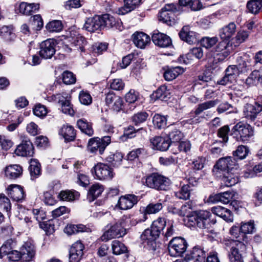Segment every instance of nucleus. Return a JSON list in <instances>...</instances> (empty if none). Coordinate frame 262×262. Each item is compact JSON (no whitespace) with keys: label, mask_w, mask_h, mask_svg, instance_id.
<instances>
[{"label":"nucleus","mask_w":262,"mask_h":262,"mask_svg":"<svg viewBox=\"0 0 262 262\" xmlns=\"http://www.w3.org/2000/svg\"><path fill=\"white\" fill-rule=\"evenodd\" d=\"M233 134L237 141L248 142L254 136V128L247 123L239 122L233 128Z\"/></svg>","instance_id":"1"},{"label":"nucleus","mask_w":262,"mask_h":262,"mask_svg":"<svg viewBox=\"0 0 262 262\" xmlns=\"http://www.w3.org/2000/svg\"><path fill=\"white\" fill-rule=\"evenodd\" d=\"M180 10L178 4H166L159 13V19L160 21L169 26H172L176 23L174 13Z\"/></svg>","instance_id":"2"},{"label":"nucleus","mask_w":262,"mask_h":262,"mask_svg":"<svg viewBox=\"0 0 262 262\" xmlns=\"http://www.w3.org/2000/svg\"><path fill=\"white\" fill-rule=\"evenodd\" d=\"M211 213L206 210L193 212L190 217L189 222H191V226H196L202 229L207 228L211 222Z\"/></svg>","instance_id":"3"},{"label":"nucleus","mask_w":262,"mask_h":262,"mask_svg":"<svg viewBox=\"0 0 262 262\" xmlns=\"http://www.w3.org/2000/svg\"><path fill=\"white\" fill-rule=\"evenodd\" d=\"M145 183L148 187L166 190L168 188L170 182L168 178L157 173H152L146 177Z\"/></svg>","instance_id":"4"},{"label":"nucleus","mask_w":262,"mask_h":262,"mask_svg":"<svg viewBox=\"0 0 262 262\" xmlns=\"http://www.w3.org/2000/svg\"><path fill=\"white\" fill-rule=\"evenodd\" d=\"M168 251L172 256H182L186 251L187 243L186 240L180 237L173 238L168 244Z\"/></svg>","instance_id":"5"},{"label":"nucleus","mask_w":262,"mask_h":262,"mask_svg":"<svg viewBox=\"0 0 262 262\" xmlns=\"http://www.w3.org/2000/svg\"><path fill=\"white\" fill-rule=\"evenodd\" d=\"M126 234V229L124 228L122 222H119L111 225L101 236L102 241H108L112 238L122 237Z\"/></svg>","instance_id":"6"},{"label":"nucleus","mask_w":262,"mask_h":262,"mask_svg":"<svg viewBox=\"0 0 262 262\" xmlns=\"http://www.w3.org/2000/svg\"><path fill=\"white\" fill-rule=\"evenodd\" d=\"M92 172H94L97 179L100 180H110L114 175L112 168L102 163H99L95 165Z\"/></svg>","instance_id":"7"},{"label":"nucleus","mask_w":262,"mask_h":262,"mask_svg":"<svg viewBox=\"0 0 262 262\" xmlns=\"http://www.w3.org/2000/svg\"><path fill=\"white\" fill-rule=\"evenodd\" d=\"M110 143L111 137L109 136H104L102 139L92 138L89 141L88 148L92 152L98 151L99 154L101 155Z\"/></svg>","instance_id":"8"},{"label":"nucleus","mask_w":262,"mask_h":262,"mask_svg":"<svg viewBox=\"0 0 262 262\" xmlns=\"http://www.w3.org/2000/svg\"><path fill=\"white\" fill-rule=\"evenodd\" d=\"M231 248L229 254L230 262H244L242 254L239 250H244L246 245L239 240L233 241L231 242Z\"/></svg>","instance_id":"9"},{"label":"nucleus","mask_w":262,"mask_h":262,"mask_svg":"<svg viewBox=\"0 0 262 262\" xmlns=\"http://www.w3.org/2000/svg\"><path fill=\"white\" fill-rule=\"evenodd\" d=\"M239 69L235 65H230L225 71V75L219 81V84L225 85L236 81L237 76L239 74Z\"/></svg>","instance_id":"10"},{"label":"nucleus","mask_w":262,"mask_h":262,"mask_svg":"<svg viewBox=\"0 0 262 262\" xmlns=\"http://www.w3.org/2000/svg\"><path fill=\"white\" fill-rule=\"evenodd\" d=\"M236 166V161L234 158L231 157L220 158L214 166V171L217 172L230 171L232 170Z\"/></svg>","instance_id":"11"},{"label":"nucleus","mask_w":262,"mask_h":262,"mask_svg":"<svg viewBox=\"0 0 262 262\" xmlns=\"http://www.w3.org/2000/svg\"><path fill=\"white\" fill-rule=\"evenodd\" d=\"M55 42L53 39H49L40 45V56L44 59H50L55 53Z\"/></svg>","instance_id":"12"},{"label":"nucleus","mask_w":262,"mask_h":262,"mask_svg":"<svg viewBox=\"0 0 262 262\" xmlns=\"http://www.w3.org/2000/svg\"><path fill=\"white\" fill-rule=\"evenodd\" d=\"M159 234L150 227L144 230L141 235L142 241L145 245L148 246L152 250L155 249L156 240L159 237Z\"/></svg>","instance_id":"13"},{"label":"nucleus","mask_w":262,"mask_h":262,"mask_svg":"<svg viewBox=\"0 0 262 262\" xmlns=\"http://www.w3.org/2000/svg\"><path fill=\"white\" fill-rule=\"evenodd\" d=\"M68 41L70 42L71 46L74 48V50L84 51V47L86 44L85 38L76 32L71 33L70 36L67 37Z\"/></svg>","instance_id":"14"},{"label":"nucleus","mask_w":262,"mask_h":262,"mask_svg":"<svg viewBox=\"0 0 262 262\" xmlns=\"http://www.w3.org/2000/svg\"><path fill=\"white\" fill-rule=\"evenodd\" d=\"M232 50V45H230L226 40L220 42L215 48V52L219 56L218 59L221 61H223L226 59L230 55Z\"/></svg>","instance_id":"15"},{"label":"nucleus","mask_w":262,"mask_h":262,"mask_svg":"<svg viewBox=\"0 0 262 262\" xmlns=\"http://www.w3.org/2000/svg\"><path fill=\"white\" fill-rule=\"evenodd\" d=\"M84 246L81 242L74 243L70 250L69 259L70 262H79L83 255Z\"/></svg>","instance_id":"16"},{"label":"nucleus","mask_w":262,"mask_h":262,"mask_svg":"<svg viewBox=\"0 0 262 262\" xmlns=\"http://www.w3.org/2000/svg\"><path fill=\"white\" fill-rule=\"evenodd\" d=\"M138 201V196L134 194H127L121 196L117 203L120 209L127 210L132 208Z\"/></svg>","instance_id":"17"},{"label":"nucleus","mask_w":262,"mask_h":262,"mask_svg":"<svg viewBox=\"0 0 262 262\" xmlns=\"http://www.w3.org/2000/svg\"><path fill=\"white\" fill-rule=\"evenodd\" d=\"M261 111H262V105L257 102H255L253 104H247L244 107L243 113L245 118L253 121L257 115Z\"/></svg>","instance_id":"18"},{"label":"nucleus","mask_w":262,"mask_h":262,"mask_svg":"<svg viewBox=\"0 0 262 262\" xmlns=\"http://www.w3.org/2000/svg\"><path fill=\"white\" fill-rule=\"evenodd\" d=\"M152 40L156 45L161 48H166L171 45L170 38L164 33L155 31L152 35Z\"/></svg>","instance_id":"19"},{"label":"nucleus","mask_w":262,"mask_h":262,"mask_svg":"<svg viewBox=\"0 0 262 262\" xmlns=\"http://www.w3.org/2000/svg\"><path fill=\"white\" fill-rule=\"evenodd\" d=\"M101 15H95L87 18L83 28L85 30L93 32L102 28Z\"/></svg>","instance_id":"20"},{"label":"nucleus","mask_w":262,"mask_h":262,"mask_svg":"<svg viewBox=\"0 0 262 262\" xmlns=\"http://www.w3.org/2000/svg\"><path fill=\"white\" fill-rule=\"evenodd\" d=\"M179 36L182 40L190 45L195 43L198 41L195 32L190 30L188 26L183 27L179 33Z\"/></svg>","instance_id":"21"},{"label":"nucleus","mask_w":262,"mask_h":262,"mask_svg":"<svg viewBox=\"0 0 262 262\" xmlns=\"http://www.w3.org/2000/svg\"><path fill=\"white\" fill-rule=\"evenodd\" d=\"M206 257L205 251L199 246L193 247L189 253L187 254V258L193 260L194 262H205Z\"/></svg>","instance_id":"22"},{"label":"nucleus","mask_w":262,"mask_h":262,"mask_svg":"<svg viewBox=\"0 0 262 262\" xmlns=\"http://www.w3.org/2000/svg\"><path fill=\"white\" fill-rule=\"evenodd\" d=\"M15 152L19 156H32L34 154L33 145L30 141H26L17 146Z\"/></svg>","instance_id":"23"},{"label":"nucleus","mask_w":262,"mask_h":262,"mask_svg":"<svg viewBox=\"0 0 262 262\" xmlns=\"http://www.w3.org/2000/svg\"><path fill=\"white\" fill-rule=\"evenodd\" d=\"M133 40L135 46L140 49H144L150 42V38L143 32H136L133 35Z\"/></svg>","instance_id":"24"},{"label":"nucleus","mask_w":262,"mask_h":262,"mask_svg":"<svg viewBox=\"0 0 262 262\" xmlns=\"http://www.w3.org/2000/svg\"><path fill=\"white\" fill-rule=\"evenodd\" d=\"M39 8V5L37 3H28L21 2L19 4L17 11L25 15H31L36 13Z\"/></svg>","instance_id":"25"},{"label":"nucleus","mask_w":262,"mask_h":262,"mask_svg":"<svg viewBox=\"0 0 262 262\" xmlns=\"http://www.w3.org/2000/svg\"><path fill=\"white\" fill-rule=\"evenodd\" d=\"M211 211L227 222H232L233 221V216L231 211L226 208L217 206L212 207Z\"/></svg>","instance_id":"26"},{"label":"nucleus","mask_w":262,"mask_h":262,"mask_svg":"<svg viewBox=\"0 0 262 262\" xmlns=\"http://www.w3.org/2000/svg\"><path fill=\"white\" fill-rule=\"evenodd\" d=\"M168 132V136L169 141L173 143H171V146L172 150L174 149V144L179 143L183 138V133L178 128L173 126H168L167 128Z\"/></svg>","instance_id":"27"},{"label":"nucleus","mask_w":262,"mask_h":262,"mask_svg":"<svg viewBox=\"0 0 262 262\" xmlns=\"http://www.w3.org/2000/svg\"><path fill=\"white\" fill-rule=\"evenodd\" d=\"M150 142L153 148L161 151L166 150L170 146L169 140L160 136L153 138L150 140Z\"/></svg>","instance_id":"28"},{"label":"nucleus","mask_w":262,"mask_h":262,"mask_svg":"<svg viewBox=\"0 0 262 262\" xmlns=\"http://www.w3.org/2000/svg\"><path fill=\"white\" fill-rule=\"evenodd\" d=\"M9 196L15 201H20L24 198V191L23 188L17 185L9 186L7 188Z\"/></svg>","instance_id":"29"},{"label":"nucleus","mask_w":262,"mask_h":262,"mask_svg":"<svg viewBox=\"0 0 262 262\" xmlns=\"http://www.w3.org/2000/svg\"><path fill=\"white\" fill-rule=\"evenodd\" d=\"M35 251L34 247L29 243H26L21 249V258L26 262H29L32 260L35 255Z\"/></svg>","instance_id":"30"},{"label":"nucleus","mask_w":262,"mask_h":262,"mask_svg":"<svg viewBox=\"0 0 262 262\" xmlns=\"http://www.w3.org/2000/svg\"><path fill=\"white\" fill-rule=\"evenodd\" d=\"M237 67L240 72H245L251 70L252 59L248 55L238 56L236 58Z\"/></svg>","instance_id":"31"},{"label":"nucleus","mask_w":262,"mask_h":262,"mask_svg":"<svg viewBox=\"0 0 262 262\" xmlns=\"http://www.w3.org/2000/svg\"><path fill=\"white\" fill-rule=\"evenodd\" d=\"M59 134L67 142L73 141L76 137V132L73 127L68 125H64L61 127Z\"/></svg>","instance_id":"32"},{"label":"nucleus","mask_w":262,"mask_h":262,"mask_svg":"<svg viewBox=\"0 0 262 262\" xmlns=\"http://www.w3.org/2000/svg\"><path fill=\"white\" fill-rule=\"evenodd\" d=\"M23 173V169L18 165H10L6 167L5 174L6 177L11 179L19 177Z\"/></svg>","instance_id":"33"},{"label":"nucleus","mask_w":262,"mask_h":262,"mask_svg":"<svg viewBox=\"0 0 262 262\" xmlns=\"http://www.w3.org/2000/svg\"><path fill=\"white\" fill-rule=\"evenodd\" d=\"M163 208L161 203H150L146 207L142 208L143 219L140 221H145L147 219V214H155L160 211Z\"/></svg>","instance_id":"34"},{"label":"nucleus","mask_w":262,"mask_h":262,"mask_svg":"<svg viewBox=\"0 0 262 262\" xmlns=\"http://www.w3.org/2000/svg\"><path fill=\"white\" fill-rule=\"evenodd\" d=\"M184 72V69L178 66L171 68H168L164 73L163 76L167 81H171L174 79L179 75Z\"/></svg>","instance_id":"35"},{"label":"nucleus","mask_w":262,"mask_h":262,"mask_svg":"<svg viewBox=\"0 0 262 262\" xmlns=\"http://www.w3.org/2000/svg\"><path fill=\"white\" fill-rule=\"evenodd\" d=\"M101 20H102V26L103 27L107 28H118V26L119 25V21L118 19H116L114 16L108 14H105L102 15H101Z\"/></svg>","instance_id":"36"},{"label":"nucleus","mask_w":262,"mask_h":262,"mask_svg":"<svg viewBox=\"0 0 262 262\" xmlns=\"http://www.w3.org/2000/svg\"><path fill=\"white\" fill-rule=\"evenodd\" d=\"M239 181L237 176L230 171H227L222 178V184L227 187H231Z\"/></svg>","instance_id":"37"},{"label":"nucleus","mask_w":262,"mask_h":262,"mask_svg":"<svg viewBox=\"0 0 262 262\" xmlns=\"http://www.w3.org/2000/svg\"><path fill=\"white\" fill-rule=\"evenodd\" d=\"M77 125L81 131L89 136H92L94 134V130L92 123L89 122L84 119H80L77 120Z\"/></svg>","instance_id":"38"},{"label":"nucleus","mask_w":262,"mask_h":262,"mask_svg":"<svg viewBox=\"0 0 262 262\" xmlns=\"http://www.w3.org/2000/svg\"><path fill=\"white\" fill-rule=\"evenodd\" d=\"M236 31V25L234 23H230L227 26L223 28L220 32V35L223 40H227Z\"/></svg>","instance_id":"39"},{"label":"nucleus","mask_w":262,"mask_h":262,"mask_svg":"<svg viewBox=\"0 0 262 262\" xmlns=\"http://www.w3.org/2000/svg\"><path fill=\"white\" fill-rule=\"evenodd\" d=\"M193 180L192 178H189V184L187 185H184L179 191L175 192V196L180 199H189L190 195V189L189 185L191 184V181Z\"/></svg>","instance_id":"40"},{"label":"nucleus","mask_w":262,"mask_h":262,"mask_svg":"<svg viewBox=\"0 0 262 262\" xmlns=\"http://www.w3.org/2000/svg\"><path fill=\"white\" fill-rule=\"evenodd\" d=\"M29 170L31 179H36L41 173L40 165L35 159H31L30 162Z\"/></svg>","instance_id":"41"},{"label":"nucleus","mask_w":262,"mask_h":262,"mask_svg":"<svg viewBox=\"0 0 262 262\" xmlns=\"http://www.w3.org/2000/svg\"><path fill=\"white\" fill-rule=\"evenodd\" d=\"M58 196L62 201H73L79 198V193L76 191H73L67 190L61 191Z\"/></svg>","instance_id":"42"},{"label":"nucleus","mask_w":262,"mask_h":262,"mask_svg":"<svg viewBox=\"0 0 262 262\" xmlns=\"http://www.w3.org/2000/svg\"><path fill=\"white\" fill-rule=\"evenodd\" d=\"M14 246L15 243L12 239L6 241L0 248V258L4 255H7L8 257L9 253L13 250Z\"/></svg>","instance_id":"43"},{"label":"nucleus","mask_w":262,"mask_h":262,"mask_svg":"<svg viewBox=\"0 0 262 262\" xmlns=\"http://www.w3.org/2000/svg\"><path fill=\"white\" fill-rule=\"evenodd\" d=\"M249 12L256 14L262 9V0H250L247 4Z\"/></svg>","instance_id":"44"},{"label":"nucleus","mask_w":262,"mask_h":262,"mask_svg":"<svg viewBox=\"0 0 262 262\" xmlns=\"http://www.w3.org/2000/svg\"><path fill=\"white\" fill-rule=\"evenodd\" d=\"M103 191L102 185L99 184H95L91 186L89 192L88 196L91 198V201H94L98 197Z\"/></svg>","instance_id":"45"},{"label":"nucleus","mask_w":262,"mask_h":262,"mask_svg":"<svg viewBox=\"0 0 262 262\" xmlns=\"http://www.w3.org/2000/svg\"><path fill=\"white\" fill-rule=\"evenodd\" d=\"M153 97L156 99L166 101L169 98V93L167 90L166 87L162 85L153 94Z\"/></svg>","instance_id":"46"},{"label":"nucleus","mask_w":262,"mask_h":262,"mask_svg":"<svg viewBox=\"0 0 262 262\" xmlns=\"http://www.w3.org/2000/svg\"><path fill=\"white\" fill-rule=\"evenodd\" d=\"M256 231V228L254 225V222L253 221H250L248 222L241 223L240 226V231L244 236L246 234H252Z\"/></svg>","instance_id":"47"},{"label":"nucleus","mask_w":262,"mask_h":262,"mask_svg":"<svg viewBox=\"0 0 262 262\" xmlns=\"http://www.w3.org/2000/svg\"><path fill=\"white\" fill-rule=\"evenodd\" d=\"M112 249L113 253L115 255H120L126 253L127 251L124 244L117 240L112 242Z\"/></svg>","instance_id":"48"},{"label":"nucleus","mask_w":262,"mask_h":262,"mask_svg":"<svg viewBox=\"0 0 262 262\" xmlns=\"http://www.w3.org/2000/svg\"><path fill=\"white\" fill-rule=\"evenodd\" d=\"M217 103V100H210L204 103L199 104L196 108L194 113L195 115H198L202 113L205 110L210 109L214 106H215Z\"/></svg>","instance_id":"49"},{"label":"nucleus","mask_w":262,"mask_h":262,"mask_svg":"<svg viewBox=\"0 0 262 262\" xmlns=\"http://www.w3.org/2000/svg\"><path fill=\"white\" fill-rule=\"evenodd\" d=\"M166 224V221L165 219L160 217L153 222L151 227L160 235L161 231L165 228Z\"/></svg>","instance_id":"50"},{"label":"nucleus","mask_w":262,"mask_h":262,"mask_svg":"<svg viewBox=\"0 0 262 262\" xmlns=\"http://www.w3.org/2000/svg\"><path fill=\"white\" fill-rule=\"evenodd\" d=\"M123 156L120 152L111 153L106 158V161L114 166L119 165L122 161Z\"/></svg>","instance_id":"51"},{"label":"nucleus","mask_w":262,"mask_h":262,"mask_svg":"<svg viewBox=\"0 0 262 262\" xmlns=\"http://www.w3.org/2000/svg\"><path fill=\"white\" fill-rule=\"evenodd\" d=\"M152 122L156 128L161 129L166 126L167 119L165 116L160 114H155L152 119Z\"/></svg>","instance_id":"52"},{"label":"nucleus","mask_w":262,"mask_h":262,"mask_svg":"<svg viewBox=\"0 0 262 262\" xmlns=\"http://www.w3.org/2000/svg\"><path fill=\"white\" fill-rule=\"evenodd\" d=\"M46 29L50 32H57L62 29V25L60 21L55 20L48 23Z\"/></svg>","instance_id":"53"},{"label":"nucleus","mask_w":262,"mask_h":262,"mask_svg":"<svg viewBox=\"0 0 262 262\" xmlns=\"http://www.w3.org/2000/svg\"><path fill=\"white\" fill-rule=\"evenodd\" d=\"M39 227L49 234H51L55 231L54 223L53 220L40 222Z\"/></svg>","instance_id":"54"},{"label":"nucleus","mask_w":262,"mask_h":262,"mask_svg":"<svg viewBox=\"0 0 262 262\" xmlns=\"http://www.w3.org/2000/svg\"><path fill=\"white\" fill-rule=\"evenodd\" d=\"M217 41L218 38L217 37H205L201 39V44L205 48L209 49L215 45Z\"/></svg>","instance_id":"55"},{"label":"nucleus","mask_w":262,"mask_h":262,"mask_svg":"<svg viewBox=\"0 0 262 262\" xmlns=\"http://www.w3.org/2000/svg\"><path fill=\"white\" fill-rule=\"evenodd\" d=\"M0 35L7 40H11L14 34L11 27L4 26L0 28Z\"/></svg>","instance_id":"56"},{"label":"nucleus","mask_w":262,"mask_h":262,"mask_svg":"<svg viewBox=\"0 0 262 262\" xmlns=\"http://www.w3.org/2000/svg\"><path fill=\"white\" fill-rule=\"evenodd\" d=\"M79 100L81 104L85 105L90 104L92 102V98L90 94L83 91L79 93Z\"/></svg>","instance_id":"57"},{"label":"nucleus","mask_w":262,"mask_h":262,"mask_svg":"<svg viewBox=\"0 0 262 262\" xmlns=\"http://www.w3.org/2000/svg\"><path fill=\"white\" fill-rule=\"evenodd\" d=\"M11 203L9 199L4 194H0V208L9 212L11 209Z\"/></svg>","instance_id":"58"},{"label":"nucleus","mask_w":262,"mask_h":262,"mask_svg":"<svg viewBox=\"0 0 262 262\" xmlns=\"http://www.w3.org/2000/svg\"><path fill=\"white\" fill-rule=\"evenodd\" d=\"M13 145V142L4 136L0 135V147L4 150H9Z\"/></svg>","instance_id":"59"},{"label":"nucleus","mask_w":262,"mask_h":262,"mask_svg":"<svg viewBox=\"0 0 262 262\" xmlns=\"http://www.w3.org/2000/svg\"><path fill=\"white\" fill-rule=\"evenodd\" d=\"M62 80L66 84H71L76 81V78L73 73L66 71L62 73Z\"/></svg>","instance_id":"60"},{"label":"nucleus","mask_w":262,"mask_h":262,"mask_svg":"<svg viewBox=\"0 0 262 262\" xmlns=\"http://www.w3.org/2000/svg\"><path fill=\"white\" fill-rule=\"evenodd\" d=\"M232 194L230 191H225L216 195L217 200L227 204L230 202L232 198Z\"/></svg>","instance_id":"61"},{"label":"nucleus","mask_w":262,"mask_h":262,"mask_svg":"<svg viewBox=\"0 0 262 262\" xmlns=\"http://www.w3.org/2000/svg\"><path fill=\"white\" fill-rule=\"evenodd\" d=\"M145 153V150L143 148H138L132 150L127 155L128 160H134L138 158L140 156Z\"/></svg>","instance_id":"62"},{"label":"nucleus","mask_w":262,"mask_h":262,"mask_svg":"<svg viewBox=\"0 0 262 262\" xmlns=\"http://www.w3.org/2000/svg\"><path fill=\"white\" fill-rule=\"evenodd\" d=\"M248 153V149L246 146H238L237 149L234 153V156L238 157L239 159H243L246 158Z\"/></svg>","instance_id":"63"},{"label":"nucleus","mask_w":262,"mask_h":262,"mask_svg":"<svg viewBox=\"0 0 262 262\" xmlns=\"http://www.w3.org/2000/svg\"><path fill=\"white\" fill-rule=\"evenodd\" d=\"M48 113L47 109L45 106L37 104L33 109L34 114L38 117H43L46 116Z\"/></svg>","instance_id":"64"}]
</instances>
